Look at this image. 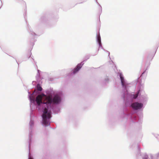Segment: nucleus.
<instances>
[{
	"label": "nucleus",
	"mask_w": 159,
	"mask_h": 159,
	"mask_svg": "<svg viewBox=\"0 0 159 159\" xmlns=\"http://www.w3.org/2000/svg\"><path fill=\"white\" fill-rule=\"evenodd\" d=\"M45 100L44 102V103H47V107L48 108L49 106H50L51 103L57 104L59 103L61 101L60 98L57 95H55L53 99L50 96H47L45 97Z\"/></svg>",
	"instance_id": "obj_1"
},
{
	"label": "nucleus",
	"mask_w": 159,
	"mask_h": 159,
	"mask_svg": "<svg viewBox=\"0 0 159 159\" xmlns=\"http://www.w3.org/2000/svg\"><path fill=\"white\" fill-rule=\"evenodd\" d=\"M43 124L46 126L49 125L50 124L49 119L51 116L50 112L48 111L47 108L45 107L42 115Z\"/></svg>",
	"instance_id": "obj_2"
},
{
	"label": "nucleus",
	"mask_w": 159,
	"mask_h": 159,
	"mask_svg": "<svg viewBox=\"0 0 159 159\" xmlns=\"http://www.w3.org/2000/svg\"><path fill=\"white\" fill-rule=\"evenodd\" d=\"M47 96L44 94L39 95L36 98V101L38 106L40 105L41 103H43L47 105V103H44V102L45 100V97Z\"/></svg>",
	"instance_id": "obj_3"
},
{
	"label": "nucleus",
	"mask_w": 159,
	"mask_h": 159,
	"mask_svg": "<svg viewBox=\"0 0 159 159\" xmlns=\"http://www.w3.org/2000/svg\"><path fill=\"white\" fill-rule=\"evenodd\" d=\"M131 106L133 109L137 110L141 108L143 106V104L142 103L135 102L132 104Z\"/></svg>",
	"instance_id": "obj_4"
},
{
	"label": "nucleus",
	"mask_w": 159,
	"mask_h": 159,
	"mask_svg": "<svg viewBox=\"0 0 159 159\" xmlns=\"http://www.w3.org/2000/svg\"><path fill=\"white\" fill-rule=\"evenodd\" d=\"M83 64L81 63L78 64L76 66V68L73 71V74H75L81 68Z\"/></svg>",
	"instance_id": "obj_5"
},
{
	"label": "nucleus",
	"mask_w": 159,
	"mask_h": 159,
	"mask_svg": "<svg viewBox=\"0 0 159 159\" xmlns=\"http://www.w3.org/2000/svg\"><path fill=\"white\" fill-rule=\"evenodd\" d=\"M120 76L121 80V81L122 84V85L123 86H124L125 84V81L124 79V77L122 76V75L121 73H120Z\"/></svg>",
	"instance_id": "obj_6"
},
{
	"label": "nucleus",
	"mask_w": 159,
	"mask_h": 159,
	"mask_svg": "<svg viewBox=\"0 0 159 159\" xmlns=\"http://www.w3.org/2000/svg\"><path fill=\"white\" fill-rule=\"evenodd\" d=\"M140 90H139L137 93L135 94H132L131 95L132 98L134 99H136L138 96Z\"/></svg>",
	"instance_id": "obj_7"
},
{
	"label": "nucleus",
	"mask_w": 159,
	"mask_h": 159,
	"mask_svg": "<svg viewBox=\"0 0 159 159\" xmlns=\"http://www.w3.org/2000/svg\"><path fill=\"white\" fill-rule=\"evenodd\" d=\"M42 89L40 85L38 84L37 86V90L39 91H42Z\"/></svg>",
	"instance_id": "obj_8"
},
{
	"label": "nucleus",
	"mask_w": 159,
	"mask_h": 159,
	"mask_svg": "<svg viewBox=\"0 0 159 159\" xmlns=\"http://www.w3.org/2000/svg\"><path fill=\"white\" fill-rule=\"evenodd\" d=\"M98 41L100 45L101 44V39L100 37H98Z\"/></svg>",
	"instance_id": "obj_9"
},
{
	"label": "nucleus",
	"mask_w": 159,
	"mask_h": 159,
	"mask_svg": "<svg viewBox=\"0 0 159 159\" xmlns=\"http://www.w3.org/2000/svg\"><path fill=\"white\" fill-rule=\"evenodd\" d=\"M144 158H145V159H147V156H145L144 157Z\"/></svg>",
	"instance_id": "obj_10"
},
{
	"label": "nucleus",
	"mask_w": 159,
	"mask_h": 159,
	"mask_svg": "<svg viewBox=\"0 0 159 159\" xmlns=\"http://www.w3.org/2000/svg\"><path fill=\"white\" fill-rule=\"evenodd\" d=\"M29 159H32V158H30Z\"/></svg>",
	"instance_id": "obj_11"
}]
</instances>
